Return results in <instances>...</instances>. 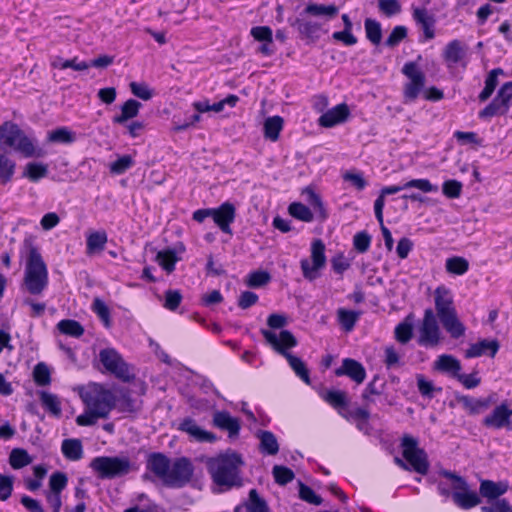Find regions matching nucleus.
I'll return each instance as SVG.
<instances>
[{
    "instance_id": "f257e3e1",
    "label": "nucleus",
    "mask_w": 512,
    "mask_h": 512,
    "mask_svg": "<svg viewBox=\"0 0 512 512\" xmlns=\"http://www.w3.org/2000/svg\"><path fill=\"white\" fill-rule=\"evenodd\" d=\"M80 398L84 404V412L76 418L79 426H92L99 419H106L115 406L113 392L96 383L82 388Z\"/></svg>"
},
{
    "instance_id": "f03ea898",
    "label": "nucleus",
    "mask_w": 512,
    "mask_h": 512,
    "mask_svg": "<svg viewBox=\"0 0 512 512\" xmlns=\"http://www.w3.org/2000/svg\"><path fill=\"white\" fill-rule=\"evenodd\" d=\"M242 465V457L229 450L210 459L208 470L217 485L230 488L240 485L239 471Z\"/></svg>"
},
{
    "instance_id": "7ed1b4c3",
    "label": "nucleus",
    "mask_w": 512,
    "mask_h": 512,
    "mask_svg": "<svg viewBox=\"0 0 512 512\" xmlns=\"http://www.w3.org/2000/svg\"><path fill=\"white\" fill-rule=\"evenodd\" d=\"M25 245L27 257L23 287L30 294L39 295L48 285L47 267L37 248L29 242H26Z\"/></svg>"
},
{
    "instance_id": "20e7f679",
    "label": "nucleus",
    "mask_w": 512,
    "mask_h": 512,
    "mask_svg": "<svg viewBox=\"0 0 512 512\" xmlns=\"http://www.w3.org/2000/svg\"><path fill=\"white\" fill-rule=\"evenodd\" d=\"M434 300L437 316L442 322L444 328L453 338L461 337L465 328L457 317L453 305V295L450 289L445 286H439L434 291Z\"/></svg>"
},
{
    "instance_id": "39448f33",
    "label": "nucleus",
    "mask_w": 512,
    "mask_h": 512,
    "mask_svg": "<svg viewBox=\"0 0 512 512\" xmlns=\"http://www.w3.org/2000/svg\"><path fill=\"white\" fill-rule=\"evenodd\" d=\"M90 467L100 478H115L128 474L132 465L128 458L101 456L94 458Z\"/></svg>"
},
{
    "instance_id": "423d86ee",
    "label": "nucleus",
    "mask_w": 512,
    "mask_h": 512,
    "mask_svg": "<svg viewBox=\"0 0 512 512\" xmlns=\"http://www.w3.org/2000/svg\"><path fill=\"white\" fill-rule=\"evenodd\" d=\"M171 460L162 453H153L147 460V469L163 483H177L184 478L187 470L184 463L178 464L173 475L167 474Z\"/></svg>"
},
{
    "instance_id": "0eeeda50",
    "label": "nucleus",
    "mask_w": 512,
    "mask_h": 512,
    "mask_svg": "<svg viewBox=\"0 0 512 512\" xmlns=\"http://www.w3.org/2000/svg\"><path fill=\"white\" fill-rule=\"evenodd\" d=\"M301 270L304 278L312 281L319 276V270L326 265L325 245L320 239L311 244V256L301 260Z\"/></svg>"
},
{
    "instance_id": "6e6552de",
    "label": "nucleus",
    "mask_w": 512,
    "mask_h": 512,
    "mask_svg": "<svg viewBox=\"0 0 512 512\" xmlns=\"http://www.w3.org/2000/svg\"><path fill=\"white\" fill-rule=\"evenodd\" d=\"M403 457L406 462L419 474H426L429 469L427 455L418 447L417 441L411 436H405L402 441Z\"/></svg>"
},
{
    "instance_id": "1a4fd4ad",
    "label": "nucleus",
    "mask_w": 512,
    "mask_h": 512,
    "mask_svg": "<svg viewBox=\"0 0 512 512\" xmlns=\"http://www.w3.org/2000/svg\"><path fill=\"white\" fill-rule=\"evenodd\" d=\"M100 362L105 369L113 373L116 377L129 380L131 372L128 365L124 362L120 354L113 348H106L99 353Z\"/></svg>"
},
{
    "instance_id": "9d476101",
    "label": "nucleus",
    "mask_w": 512,
    "mask_h": 512,
    "mask_svg": "<svg viewBox=\"0 0 512 512\" xmlns=\"http://www.w3.org/2000/svg\"><path fill=\"white\" fill-rule=\"evenodd\" d=\"M402 71L409 80L404 87L405 101H414L425 85V75L412 62L405 64Z\"/></svg>"
},
{
    "instance_id": "9b49d317",
    "label": "nucleus",
    "mask_w": 512,
    "mask_h": 512,
    "mask_svg": "<svg viewBox=\"0 0 512 512\" xmlns=\"http://www.w3.org/2000/svg\"><path fill=\"white\" fill-rule=\"evenodd\" d=\"M440 340V328L431 309L425 311L420 329V342L428 346H436Z\"/></svg>"
},
{
    "instance_id": "f8f14e48",
    "label": "nucleus",
    "mask_w": 512,
    "mask_h": 512,
    "mask_svg": "<svg viewBox=\"0 0 512 512\" xmlns=\"http://www.w3.org/2000/svg\"><path fill=\"white\" fill-rule=\"evenodd\" d=\"M262 335L265 340L285 358L287 354H290L287 350L297 345L296 338L287 330H282L278 335L269 330H262Z\"/></svg>"
},
{
    "instance_id": "ddd939ff",
    "label": "nucleus",
    "mask_w": 512,
    "mask_h": 512,
    "mask_svg": "<svg viewBox=\"0 0 512 512\" xmlns=\"http://www.w3.org/2000/svg\"><path fill=\"white\" fill-rule=\"evenodd\" d=\"M512 417L511 404L503 401L496 406L494 410L483 419V425L490 428L501 429L509 427Z\"/></svg>"
},
{
    "instance_id": "4468645a",
    "label": "nucleus",
    "mask_w": 512,
    "mask_h": 512,
    "mask_svg": "<svg viewBox=\"0 0 512 512\" xmlns=\"http://www.w3.org/2000/svg\"><path fill=\"white\" fill-rule=\"evenodd\" d=\"M211 217L223 232H229V225L235 219V207L225 202L220 207L211 209Z\"/></svg>"
},
{
    "instance_id": "2eb2a0df",
    "label": "nucleus",
    "mask_w": 512,
    "mask_h": 512,
    "mask_svg": "<svg viewBox=\"0 0 512 512\" xmlns=\"http://www.w3.org/2000/svg\"><path fill=\"white\" fill-rule=\"evenodd\" d=\"M335 374L337 376L346 375L357 384H361L366 377V371L363 365L350 358H346L342 361V365L336 369Z\"/></svg>"
},
{
    "instance_id": "dca6fc26",
    "label": "nucleus",
    "mask_w": 512,
    "mask_h": 512,
    "mask_svg": "<svg viewBox=\"0 0 512 512\" xmlns=\"http://www.w3.org/2000/svg\"><path fill=\"white\" fill-rule=\"evenodd\" d=\"M12 149L24 157H43L45 155L44 150L37 147L35 140L26 135L23 130Z\"/></svg>"
},
{
    "instance_id": "f3484780",
    "label": "nucleus",
    "mask_w": 512,
    "mask_h": 512,
    "mask_svg": "<svg viewBox=\"0 0 512 512\" xmlns=\"http://www.w3.org/2000/svg\"><path fill=\"white\" fill-rule=\"evenodd\" d=\"M349 116V109L346 104H339L328 110L319 118V124L323 127H332L344 122Z\"/></svg>"
},
{
    "instance_id": "a211bd4d",
    "label": "nucleus",
    "mask_w": 512,
    "mask_h": 512,
    "mask_svg": "<svg viewBox=\"0 0 512 512\" xmlns=\"http://www.w3.org/2000/svg\"><path fill=\"white\" fill-rule=\"evenodd\" d=\"M466 51L467 48L461 41L453 40L449 42L443 50V58L448 67L462 61L466 55Z\"/></svg>"
},
{
    "instance_id": "6ab92c4d",
    "label": "nucleus",
    "mask_w": 512,
    "mask_h": 512,
    "mask_svg": "<svg viewBox=\"0 0 512 512\" xmlns=\"http://www.w3.org/2000/svg\"><path fill=\"white\" fill-rule=\"evenodd\" d=\"M180 429L187 434H189L191 437H193L195 440L199 442H214L216 440V436L208 431H205L201 429L193 420L191 419H185L180 424Z\"/></svg>"
},
{
    "instance_id": "aec40b11",
    "label": "nucleus",
    "mask_w": 512,
    "mask_h": 512,
    "mask_svg": "<svg viewBox=\"0 0 512 512\" xmlns=\"http://www.w3.org/2000/svg\"><path fill=\"white\" fill-rule=\"evenodd\" d=\"M22 130L11 121H6L0 126V146L13 148Z\"/></svg>"
},
{
    "instance_id": "412c9836",
    "label": "nucleus",
    "mask_w": 512,
    "mask_h": 512,
    "mask_svg": "<svg viewBox=\"0 0 512 512\" xmlns=\"http://www.w3.org/2000/svg\"><path fill=\"white\" fill-rule=\"evenodd\" d=\"M499 345L496 341L482 340L478 343L472 344L469 349L465 351L467 358L479 357L485 354L494 356L498 351Z\"/></svg>"
},
{
    "instance_id": "4be33fe9",
    "label": "nucleus",
    "mask_w": 512,
    "mask_h": 512,
    "mask_svg": "<svg viewBox=\"0 0 512 512\" xmlns=\"http://www.w3.org/2000/svg\"><path fill=\"white\" fill-rule=\"evenodd\" d=\"M213 422L218 428L227 430L230 436H236L240 429L239 421L226 412H216Z\"/></svg>"
},
{
    "instance_id": "5701e85b",
    "label": "nucleus",
    "mask_w": 512,
    "mask_h": 512,
    "mask_svg": "<svg viewBox=\"0 0 512 512\" xmlns=\"http://www.w3.org/2000/svg\"><path fill=\"white\" fill-rule=\"evenodd\" d=\"M413 17L423 29L425 38L432 39L434 37V31L432 29L435 22L434 17L429 14L426 9L421 8H415L413 10Z\"/></svg>"
},
{
    "instance_id": "b1692460",
    "label": "nucleus",
    "mask_w": 512,
    "mask_h": 512,
    "mask_svg": "<svg viewBox=\"0 0 512 512\" xmlns=\"http://www.w3.org/2000/svg\"><path fill=\"white\" fill-rule=\"evenodd\" d=\"M434 368L457 377L461 370V364L451 355H441L434 362Z\"/></svg>"
},
{
    "instance_id": "393cba45",
    "label": "nucleus",
    "mask_w": 512,
    "mask_h": 512,
    "mask_svg": "<svg viewBox=\"0 0 512 512\" xmlns=\"http://www.w3.org/2000/svg\"><path fill=\"white\" fill-rule=\"evenodd\" d=\"M107 243V234L104 231L92 232L88 235L86 241V253L94 255L104 250Z\"/></svg>"
},
{
    "instance_id": "a878e982",
    "label": "nucleus",
    "mask_w": 512,
    "mask_h": 512,
    "mask_svg": "<svg viewBox=\"0 0 512 512\" xmlns=\"http://www.w3.org/2000/svg\"><path fill=\"white\" fill-rule=\"evenodd\" d=\"M141 103L134 100H127L121 107V113L113 118L116 124H125L128 120L136 117L139 113Z\"/></svg>"
},
{
    "instance_id": "bb28decb",
    "label": "nucleus",
    "mask_w": 512,
    "mask_h": 512,
    "mask_svg": "<svg viewBox=\"0 0 512 512\" xmlns=\"http://www.w3.org/2000/svg\"><path fill=\"white\" fill-rule=\"evenodd\" d=\"M508 489V485L504 482H493L490 480L482 481L480 485V493L488 499H496L503 495Z\"/></svg>"
},
{
    "instance_id": "cd10ccee",
    "label": "nucleus",
    "mask_w": 512,
    "mask_h": 512,
    "mask_svg": "<svg viewBox=\"0 0 512 512\" xmlns=\"http://www.w3.org/2000/svg\"><path fill=\"white\" fill-rule=\"evenodd\" d=\"M40 402L44 409L55 417H60L62 414L61 401L57 395L51 394L46 391L39 393Z\"/></svg>"
},
{
    "instance_id": "c85d7f7f",
    "label": "nucleus",
    "mask_w": 512,
    "mask_h": 512,
    "mask_svg": "<svg viewBox=\"0 0 512 512\" xmlns=\"http://www.w3.org/2000/svg\"><path fill=\"white\" fill-rule=\"evenodd\" d=\"M508 109L509 104L497 94L495 99L479 115L482 118H491L496 115L506 114Z\"/></svg>"
},
{
    "instance_id": "c756f323",
    "label": "nucleus",
    "mask_w": 512,
    "mask_h": 512,
    "mask_svg": "<svg viewBox=\"0 0 512 512\" xmlns=\"http://www.w3.org/2000/svg\"><path fill=\"white\" fill-rule=\"evenodd\" d=\"M62 453L70 460L77 461L82 458L83 449L79 439H66L62 442Z\"/></svg>"
},
{
    "instance_id": "7c9ffc66",
    "label": "nucleus",
    "mask_w": 512,
    "mask_h": 512,
    "mask_svg": "<svg viewBox=\"0 0 512 512\" xmlns=\"http://www.w3.org/2000/svg\"><path fill=\"white\" fill-rule=\"evenodd\" d=\"M461 404L463 405L464 409L469 411L471 414H478L482 412L483 410L490 407V405L493 403L492 399L489 397L487 399H475L471 397H462L460 399Z\"/></svg>"
},
{
    "instance_id": "2f4dec72",
    "label": "nucleus",
    "mask_w": 512,
    "mask_h": 512,
    "mask_svg": "<svg viewBox=\"0 0 512 512\" xmlns=\"http://www.w3.org/2000/svg\"><path fill=\"white\" fill-rule=\"evenodd\" d=\"M76 140V135L74 132L70 131L66 127H61L52 131H49L47 134V141L51 143H61V144H70Z\"/></svg>"
},
{
    "instance_id": "473e14b6",
    "label": "nucleus",
    "mask_w": 512,
    "mask_h": 512,
    "mask_svg": "<svg viewBox=\"0 0 512 512\" xmlns=\"http://www.w3.org/2000/svg\"><path fill=\"white\" fill-rule=\"evenodd\" d=\"M283 128V119L280 116L269 117L264 122V135L271 141H276Z\"/></svg>"
},
{
    "instance_id": "72a5a7b5",
    "label": "nucleus",
    "mask_w": 512,
    "mask_h": 512,
    "mask_svg": "<svg viewBox=\"0 0 512 512\" xmlns=\"http://www.w3.org/2000/svg\"><path fill=\"white\" fill-rule=\"evenodd\" d=\"M180 463H184L186 470H187L184 478L177 481V483H164L165 485L170 486V487H182L183 485H185L186 483H188L190 481L192 473H193V468H192L191 463L185 458L176 459L173 462L171 461L170 467L168 468V471H167V474L173 475L175 473L174 471H176V467Z\"/></svg>"
},
{
    "instance_id": "f704fd0d",
    "label": "nucleus",
    "mask_w": 512,
    "mask_h": 512,
    "mask_svg": "<svg viewBox=\"0 0 512 512\" xmlns=\"http://www.w3.org/2000/svg\"><path fill=\"white\" fill-rule=\"evenodd\" d=\"M446 271L454 275H463L469 269V262L460 256H453L445 262Z\"/></svg>"
},
{
    "instance_id": "c9c22d12",
    "label": "nucleus",
    "mask_w": 512,
    "mask_h": 512,
    "mask_svg": "<svg viewBox=\"0 0 512 512\" xmlns=\"http://www.w3.org/2000/svg\"><path fill=\"white\" fill-rule=\"evenodd\" d=\"M338 7L335 5L309 4L305 8V12L313 16H324L328 20L334 18L338 14Z\"/></svg>"
},
{
    "instance_id": "e433bc0d",
    "label": "nucleus",
    "mask_w": 512,
    "mask_h": 512,
    "mask_svg": "<svg viewBox=\"0 0 512 512\" xmlns=\"http://www.w3.org/2000/svg\"><path fill=\"white\" fill-rule=\"evenodd\" d=\"M453 500L457 505L465 509L472 508L480 503L477 494L475 492H469L468 490L464 492H454Z\"/></svg>"
},
{
    "instance_id": "4c0bfd02",
    "label": "nucleus",
    "mask_w": 512,
    "mask_h": 512,
    "mask_svg": "<svg viewBox=\"0 0 512 512\" xmlns=\"http://www.w3.org/2000/svg\"><path fill=\"white\" fill-rule=\"evenodd\" d=\"M503 74V70L500 68L493 69L485 80V87L479 95L481 101H486L494 92L498 85V76Z\"/></svg>"
},
{
    "instance_id": "58836bf2",
    "label": "nucleus",
    "mask_w": 512,
    "mask_h": 512,
    "mask_svg": "<svg viewBox=\"0 0 512 512\" xmlns=\"http://www.w3.org/2000/svg\"><path fill=\"white\" fill-rule=\"evenodd\" d=\"M322 398L335 409H341L348 405L347 393L344 391H326Z\"/></svg>"
},
{
    "instance_id": "ea45409f",
    "label": "nucleus",
    "mask_w": 512,
    "mask_h": 512,
    "mask_svg": "<svg viewBox=\"0 0 512 512\" xmlns=\"http://www.w3.org/2000/svg\"><path fill=\"white\" fill-rule=\"evenodd\" d=\"M260 447L270 455L278 453L279 445L276 437L269 431H262L258 434Z\"/></svg>"
},
{
    "instance_id": "a19ab883",
    "label": "nucleus",
    "mask_w": 512,
    "mask_h": 512,
    "mask_svg": "<svg viewBox=\"0 0 512 512\" xmlns=\"http://www.w3.org/2000/svg\"><path fill=\"white\" fill-rule=\"evenodd\" d=\"M47 173V165L31 162L25 166L23 175L29 180L36 182L39 179L46 177Z\"/></svg>"
},
{
    "instance_id": "79ce46f5",
    "label": "nucleus",
    "mask_w": 512,
    "mask_h": 512,
    "mask_svg": "<svg viewBox=\"0 0 512 512\" xmlns=\"http://www.w3.org/2000/svg\"><path fill=\"white\" fill-rule=\"evenodd\" d=\"M286 359L293 371L306 383L310 384L309 371L305 363L298 357L287 354Z\"/></svg>"
},
{
    "instance_id": "37998d69",
    "label": "nucleus",
    "mask_w": 512,
    "mask_h": 512,
    "mask_svg": "<svg viewBox=\"0 0 512 512\" xmlns=\"http://www.w3.org/2000/svg\"><path fill=\"white\" fill-rule=\"evenodd\" d=\"M57 327L61 333L72 337H80L84 333V329L81 324L75 320H61L57 324Z\"/></svg>"
},
{
    "instance_id": "c03bdc74",
    "label": "nucleus",
    "mask_w": 512,
    "mask_h": 512,
    "mask_svg": "<svg viewBox=\"0 0 512 512\" xmlns=\"http://www.w3.org/2000/svg\"><path fill=\"white\" fill-rule=\"evenodd\" d=\"M51 373L49 367L43 363H38L33 369V379L38 386H47L51 382Z\"/></svg>"
},
{
    "instance_id": "a18cd8bd",
    "label": "nucleus",
    "mask_w": 512,
    "mask_h": 512,
    "mask_svg": "<svg viewBox=\"0 0 512 512\" xmlns=\"http://www.w3.org/2000/svg\"><path fill=\"white\" fill-rule=\"evenodd\" d=\"M15 163L5 154H0V182L6 184L14 174Z\"/></svg>"
},
{
    "instance_id": "49530a36",
    "label": "nucleus",
    "mask_w": 512,
    "mask_h": 512,
    "mask_svg": "<svg viewBox=\"0 0 512 512\" xmlns=\"http://www.w3.org/2000/svg\"><path fill=\"white\" fill-rule=\"evenodd\" d=\"M156 260L159 265L169 273L174 270L175 263L178 261L175 252L172 250L158 252Z\"/></svg>"
},
{
    "instance_id": "de8ad7c7",
    "label": "nucleus",
    "mask_w": 512,
    "mask_h": 512,
    "mask_svg": "<svg viewBox=\"0 0 512 512\" xmlns=\"http://www.w3.org/2000/svg\"><path fill=\"white\" fill-rule=\"evenodd\" d=\"M344 181L348 182L355 189L361 191L367 186V181L363 177L361 172H357L354 170L345 171L342 174Z\"/></svg>"
},
{
    "instance_id": "09e8293b",
    "label": "nucleus",
    "mask_w": 512,
    "mask_h": 512,
    "mask_svg": "<svg viewBox=\"0 0 512 512\" xmlns=\"http://www.w3.org/2000/svg\"><path fill=\"white\" fill-rule=\"evenodd\" d=\"M289 213L299 220L310 222L313 219V214L308 207L302 203H292L289 206Z\"/></svg>"
},
{
    "instance_id": "8fccbe9b",
    "label": "nucleus",
    "mask_w": 512,
    "mask_h": 512,
    "mask_svg": "<svg viewBox=\"0 0 512 512\" xmlns=\"http://www.w3.org/2000/svg\"><path fill=\"white\" fill-rule=\"evenodd\" d=\"M10 465L14 469H20L31 462L28 453L22 449H14L10 454Z\"/></svg>"
},
{
    "instance_id": "3c124183",
    "label": "nucleus",
    "mask_w": 512,
    "mask_h": 512,
    "mask_svg": "<svg viewBox=\"0 0 512 512\" xmlns=\"http://www.w3.org/2000/svg\"><path fill=\"white\" fill-rule=\"evenodd\" d=\"M248 512H269L266 502L261 499L256 490L252 489L249 493Z\"/></svg>"
},
{
    "instance_id": "603ef678",
    "label": "nucleus",
    "mask_w": 512,
    "mask_h": 512,
    "mask_svg": "<svg viewBox=\"0 0 512 512\" xmlns=\"http://www.w3.org/2000/svg\"><path fill=\"white\" fill-rule=\"evenodd\" d=\"M365 31L367 38L373 43L378 44L381 41V27L378 22L372 19H366L365 21Z\"/></svg>"
},
{
    "instance_id": "864d4df0",
    "label": "nucleus",
    "mask_w": 512,
    "mask_h": 512,
    "mask_svg": "<svg viewBox=\"0 0 512 512\" xmlns=\"http://www.w3.org/2000/svg\"><path fill=\"white\" fill-rule=\"evenodd\" d=\"M297 26L298 31L304 37L310 38L313 37L320 30V25L313 21L307 20H296L295 24Z\"/></svg>"
},
{
    "instance_id": "5fc2aeb1",
    "label": "nucleus",
    "mask_w": 512,
    "mask_h": 512,
    "mask_svg": "<svg viewBox=\"0 0 512 512\" xmlns=\"http://www.w3.org/2000/svg\"><path fill=\"white\" fill-rule=\"evenodd\" d=\"M273 476L280 485H285L294 479V473L291 469L279 465L273 467Z\"/></svg>"
},
{
    "instance_id": "6e6d98bb",
    "label": "nucleus",
    "mask_w": 512,
    "mask_h": 512,
    "mask_svg": "<svg viewBox=\"0 0 512 512\" xmlns=\"http://www.w3.org/2000/svg\"><path fill=\"white\" fill-rule=\"evenodd\" d=\"M134 165L133 158L130 155H124L110 165V171L114 174H123Z\"/></svg>"
},
{
    "instance_id": "4d7b16f0",
    "label": "nucleus",
    "mask_w": 512,
    "mask_h": 512,
    "mask_svg": "<svg viewBox=\"0 0 512 512\" xmlns=\"http://www.w3.org/2000/svg\"><path fill=\"white\" fill-rule=\"evenodd\" d=\"M403 188H417L425 193L436 192L437 186L431 184L427 179H414L403 184Z\"/></svg>"
},
{
    "instance_id": "13d9d810",
    "label": "nucleus",
    "mask_w": 512,
    "mask_h": 512,
    "mask_svg": "<svg viewBox=\"0 0 512 512\" xmlns=\"http://www.w3.org/2000/svg\"><path fill=\"white\" fill-rule=\"evenodd\" d=\"M442 189L448 198H458L461 195L462 184L456 180H448L444 182Z\"/></svg>"
},
{
    "instance_id": "bf43d9fd",
    "label": "nucleus",
    "mask_w": 512,
    "mask_h": 512,
    "mask_svg": "<svg viewBox=\"0 0 512 512\" xmlns=\"http://www.w3.org/2000/svg\"><path fill=\"white\" fill-rule=\"evenodd\" d=\"M67 485V477L63 473H54L51 475L49 480V486L51 492L60 493Z\"/></svg>"
},
{
    "instance_id": "052dcab7",
    "label": "nucleus",
    "mask_w": 512,
    "mask_h": 512,
    "mask_svg": "<svg viewBox=\"0 0 512 512\" xmlns=\"http://www.w3.org/2000/svg\"><path fill=\"white\" fill-rule=\"evenodd\" d=\"M251 35L260 42H273L272 30L267 26H257L251 29Z\"/></svg>"
},
{
    "instance_id": "680f3d73",
    "label": "nucleus",
    "mask_w": 512,
    "mask_h": 512,
    "mask_svg": "<svg viewBox=\"0 0 512 512\" xmlns=\"http://www.w3.org/2000/svg\"><path fill=\"white\" fill-rule=\"evenodd\" d=\"M443 476L447 479L448 484L454 490V492H464L467 490L466 482L459 476H456L450 472H444Z\"/></svg>"
},
{
    "instance_id": "e2e57ef3",
    "label": "nucleus",
    "mask_w": 512,
    "mask_h": 512,
    "mask_svg": "<svg viewBox=\"0 0 512 512\" xmlns=\"http://www.w3.org/2000/svg\"><path fill=\"white\" fill-rule=\"evenodd\" d=\"M13 490V479L9 476L0 474V500H7Z\"/></svg>"
},
{
    "instance_id": "0e129e2a",
    "label": "nucleus",
    "mask_w": 512,
    "mask_h": 512,
    "mask_svg": "<svg viewBox=\"0 0 512 512\" xmlns=\"http://www.w3.org/2000/svg\"><path fill=\"white\" fill-rule=\"evenodd\" d=\"M379 9L386 16H392L400 12L401 6L397 0H379Z\"/></svg>"
},
{
    "instance_id": "69168bd1",
    "label": "nucleus",
    "mask_w": 512,
    "mask_h": 512,
    "mask_svg": "<svg viewBox=\"0 0 512 512\" xmlns=\"http://www.w3.org/2000/svg\"><path fill=\"white\" fill-rule=\"evenodd\" d=\"M130 89H131V92L136 97H138L142 100H149V99H151V97L153 95L151 90L148 88V86L146 84L131 82Z\"/></svg>"
},
{
    "instance_id": "338daca9",
    "label": "nucleus",
    "mask_w": 512,
    "mask_h": 512,
    "mask_svg": "<svg viewBox=\"0 0 512 512\" xmlns=\"http://www.w3.org/2000/svg\"><path fill=\"white\" fill-rule=\"evenodd\" d=\"M338 318L346 330L352 329L357 319L356 313L345 309L338 310Z\"/></svg>"
},
{
    "instance_id": "774afa93",
    "label": "nucleus",
    "mask_w": 512,
    "mask_h": 512,
    "mask_svg": "<svg viewBox=\"0 0 512 512\" xmlns=\"http://www.w3.org/2000/svg\"><path fill=\"white\" fill-rule=\"evenodd\" d=\"M407 34V30L403 26H397L393 29L391 34L389 35L386 44L390 47H394L399 44Z\"/></svg>"
}]
</instances>
